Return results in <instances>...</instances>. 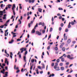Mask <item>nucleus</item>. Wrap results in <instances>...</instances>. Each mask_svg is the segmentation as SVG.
I'll return each instance as SVG.
<instances>
[{"label": "nucleus", "mask_w": 77, "mask_h": 77, "mask_svg": "<svg viewBox=\"0 0 77 77\" xmlns=\"http://www.w3.org/2000/svg\"><path fill=\"white\" fill-rule=\"evenodd\" d=\"M16 8L15 5V4H13V7H12V10H13V13H14V15H15V12L14 10V8Z\"/></svg>", "instance_id": "nucleus-1"}, {"label": "nucleus", "mask_w": 77, "mask_h": 77, "mask_svg": "<svg viewBox=\"0 0 77 77\" xmlns=\"http://www.w3.org/2000/svg\"><path fill=\"white\" fill-rule=\"evenodd\" d=\"M20 53H22L24 51H26V48H21L20 49Z\"/></svg>", "instance_id": "nucleus-2"}, {"label": "nucleus", "mask_w": 77, "mask_h": 77, "mask_svg": "<svg viewBox=\"0 0 77 77\" xmlns=\"http://www.w3.org/2000/svg\"><path fill=\"white\" fill-rule=\"evenodd\" d=\"M33 23V21H31L30 23H28V26L29 27V28H30V25L31 24H32Z\"/></svg>", "instance_id": "nucleus-3"}, {"label": "nucleus", "mask_w": 77, "mask_h": 77, "mask_svg": "<svg viewBox=\"0 0 77 77\" xmlns=\"http://www.w3.org/2000/svg\"><path fill=\"white\" fill-rule=\"evenodd\" d=\"M36 34L38 35H41V32H39L38 31H36Z\"/></svg>", "instance_id": "nucleus-4"}, {"label": "nucleus", "mask_w": 77, "mask_h": 77, "mask_svg": "<svg viewBox=\"0 0 77 77\" xmlns=\"http://www.w3.org/2000/svg\"><path fill=\"white\" fill-rule=\"evenodd\" d=\"M66 35L65 33H64V40H66L67 39V37L66 36H65Z\"/></svg>", "instance_id": "nucleus-5"}, {"label": "nucleus", "mask_w": 77, "mask_h": 77, "mask_svg": "<svg viewBox=\"0 0 77 77\" xmlns=\"http://www.w3.org/2000/svg\"><path fill=\"white\" fill-rule=\"evenodd\" d=\"M5 63H7L8 65H9V62L8 61H7V59L5 58Z\"/></svg>", "instance_id": "nucleus-6"}, {"label": "nucleus", "mask_w": 77, "mask_h": 77, "mask_svg": "<svg viewBox=\"0 0 77 77\" xmlns=\"http://www.w3.org/2000/svg\"><path fill=\"white\" fill-rule=\"evenodd\" d=\"M5 75L3 76V77H7V76H8V72H5Z\"/></svg>", "instance_id": "nucleus-7"}, {"label": "nucleus", "mask_w": 77, "mask_h": 77, "mask_svg": "<svg viewBox=\"0 0 77 77\" xmlns=\"http://www.w3.org/2000/svg\"><path fill=\"white\" fill-rule=\"evenodd\" d=\"M71 22H69L68 26V28H71Z\"/></svg>", "instance_id": "nucleus-8"}, {"label": "nucleus", "mask_w": 77, "mask_h": 77, "mask_svg": "<svg viewBox=\"0 0 77 77\" xmlns=\"http://www.w3.org/2000/svg\"><path fill=\"white\" fill-rule=\"evenodd\" d=\"M2 71H3L2 70L1 71V73H2L3 74H4L5 72H5V69H3Z\"/></svg>", "instance_id": "nucleus-9"}, {"label": "nucleus", "mask_w": 77, "mask_h": 77, "mask_svg": "<svg viewBox=\"0 0 77 77\" xmlns=\"http://www.w3.org/2000/svg\"><path fill=\"white\" fill-rule=\"evenodd\" d=\"M14 42V40L12 39L11 40V42H9V43L10 44H12Z\"/></svg>", "instance_id": "nucleus-10"}, {"label": "nucleus", "mask_w": 77, "mask_h": 77, "mask_svg": "<svg viewBox=\"0 0 77 77\" xmlns=\"http://www.w3.org/2000/svg\"><path fill=\"white\" fill-rule=\"evenodd\" d=\"M10 55H11L10 56V57H11V58L12 59V56L13 55V54L12 52L10 53Z\"/></svg>", "instance_id": "nucleus-11"}, {"label": "nucleus", "mask_w": 77, "mask_h": 77, "mask_svg": "<svg viewBox=\"0 0 77 77\" xmlns=\"http://www.w3.org/2000/svg\"><path fill=\"white\" fill-rule=\"evenodd\" d=\"M71 40H70L69 39L68 40H67V42L68 44H69L70 42H71Z\"/></svg>", "instance_id": "nucleus-12"}, {"label": "nucleus", "mask_w": 77, "mask_h": 77, "mask_svg": "<svg viewBox=\"0 0 77 77\" xmlns=\"http://www.w3.org/2000/svg\"><path fill=\"white\" fill-rule=\"evenodd\" d=\"M65 50H66V48H65V47H63V48H62V50L63 52L65 51Z\"/></svg>", "instance_id": "nucleus-13"}, {"label": "nucleus", "mask_w": 77, "mask_h": 77, "mask_svg": "<svg viewBox=\"0 0 77 77\" xmlns=\"http://www.w3.org/2000/svg\"><path fill=\"white\" fill-rule=\"evenodd\" d=\"M34 29H32V31H31V33H34L35 32V30H34Z\"/></svg>", "instance_id": "nucleus-14"}, {"label": "nucleus", "mask_w": 77, "mask_h": 77, "mask_svg": "<svg viewBox=\"0 0 77 77\" xmlns=\"http://www.w3.org/2000/svg\"><path fill=\"white\" fill-rule=\"evenodd\" d=\"M8 29H7L5 31V36H7V35L6 34V33L8 32Z\"/></svg>", "instance_id": "nucleus-15"}, {"label": "nucleus", "mask_w": 77, "mask_h": 77, "mask_svg": "<svg viewBox=\"0 0 77 77\" xmlns=\"http://www.w3.org/2000/svg\"><path fill=\"white\" fill-rule=\"evenodd\" d=\"M55 75L54 74L52 73V75H50L49 76V77H51V76H54Z\"/></svg>", "instance_id": "nucleus-16"}, {"label": "nucleus", "mask_w": 77, "mask_h": 77, "mask_svg": "<svg viewBox=\"0 0 77 77\" xmlns=\"http://www.w3.org/2000/svg\"><path fill=\"white\" fill-rule=\"evenodd\" d=\"M60 69L59 68V67H58L57 68V69H55V70L57 71H59V70H60Z\"/></svg>", "instance_id": "nucleus-17"}, {"label": "nucleus", "mask_w": 77, "mask_h": 77, "mask_svg": "<svg viewBox=\"0 0 77 77\" xmlns=\"http://www.w3.org/2000/svg\"><path fill=\"white\" fill-rule=\"evenodd\" d=\"M38 11L39 12L42 13V9L41 8H39L38 9Z\"/></svg>", "instance_id": "nucleus-18"}, {"label": "nucleus", "mask_w": 77, "mask_h": 77, "mask_svg": "<svg viewBox=\"0 0 77 77\" xmlns=\"http://www.w3.org/2000/svg\"><path fill=\"white\" fill-rule=\"evenodd\" d=\"M61 70H62V71H63L64 70V68L63 67H61L60 68Z\"/></svg>", "instance_id": "nucleus-19"}, {"label": "nucleus", "mask_w": 77, "mask_h": 77, "mask_svg": "<svg viewBox=\"0 0 77 77\" xmlns=\"http://www.w3.org/2000/svg\"><path fill=\"white\" fill-rule=\"evenodd\" d=\"M11 5H8V8H10L11 7Z\"/></svg>", "instance_id": "nucleus-20"}, {"label": "nucleus", "mask_w": 77, "mask_h": 77, "mask_svg": "<svg viewBox=\"0 0 77 77\" xmlns=\"http://www.w3.org/2000/svg\"><path fill=\"white\" fill-rule=\"evenodd\" d=\"M67 57L68 59H69L71 58V56L69 55H68L67 56Z\"/></svg>", "instance_id": "nucleus-21"}, {"label": "nucleus", "mask_w": 77, "mask_h": 77, "mask_svg": "<svg viewBox=\"0 0 77 77\" xmlns=\"http://www.w3.org/2000/svg\"><path fill=\"white\" fill-rule=\"evenodd\" d=\"M38 27V24L36 23V25L35 26L34 29H36V27Z\"/></svg>", "instance_id": "nucleus-22"}, {"label": "nucleus", "mask_w": 77, "mask_h": 77, "mask_svg": "<svg viewBox=\"0 0 77 77\" xmlns=\"http://www.w3.org/2000/svg\"><path fill=\"white\" fill-rule=\"evenodd\" d=\"M34 61H35L34 59H32L31 60V62H32V63H33Z\"/></svg>", "instance_id": "nucleus-23"}, {"label": "nucleus", "mask_w": 77, "mask_h": 77, "mask_svg": "<svg viewBox=\"0 0 77 77\" xmlns=\"http://www.w3.org/2000/svg\"><path fill=\"white\" fill-rule=\"evenodd\" d=\"M33 65L32 66H31L30 68V70H32V67H33Z\"/></svg>", "instance_id": "nucleus-24"}, {"label": "nucleus", "mask_w": 77, "mask_h": 77, "mask_svg": "<svg viewBox=\"0 0 77 77\" xmlns=\"http://www.w3.org/2000/svg\"><path fill=\"white\" fill-rule=\"evenodd\" d=\"M64 60H64V58H62L61 59V61H62V62H64Z\"/></svg>", "instance_id": "nucleus-25"}, {"label": "nucleus", "mask_w": 77, "mask_h": 77, "mask_svg": "<svg viewBox=\"0 0 77 77\" xmlns=\"http://www.w3.org/2000/svg\"><path fill=\"white\" fill-rule=\"evenodd\" d=\"M50 49V46H48L47 48L48 50H49Z\"/></svg>", "instance_id": "nucleus-26"}, {"label": "nucleus", "mask_w": 77, "mask_h": 77, "mask_svg": "<svg viewBox=\"0 0 77 77\" xmlns=\"http://www.w3.org/2000/svg\"><path fill=\"white\" fill-rule=\"evenodd\" d=\"M68 29L67 28V29H66V30H65V32H68Z\"/></svg>", "instance_id": "nucleus-27"}, {"label": "nucleus", "mask_w": 77, "mask_h": 77, "mask_svg": "<svg viewBox=\"0 0 77 77\" xmlns=\"http://www.w3.org/2000/svg\"><path fill=\"white\" fill-rule=\"evenodd\" d=\"M71 24L72 25H74V24H75V23H74V22H72Z\"/></svg>", "instance_id": "nucleus-28"}, {"label": "nucleus", "mask_w": 77, "mask_h": 77, "mask_svg": "<svg viewBox=\"0 0 77 77\" xmlns=\"http://www.w3.org/2000/svg\"><path fill=\"white\" fill-rule=\"evenodd\" d=\"M24 61H25V62L26 61V56H24Z\"/></svg>", "instance_id": "nucleus-29"}, {"label": "nucleus", "mask_w": 77, "mask_h": 77, "mask_svg": "<svg viewBox=\"0 0 77 77\" xmlns=\"http://www.w3.org/2000/svg\"><path fill=\"white\" fill-rule=\"evenodd\" d=\"M37 68H38L39 69H41V66H38Z\"/></svg>", "instance_id": "nucleus-30"}, {"label": "nucleus", "mask_w": 77, "mask_h": 77, "mask_svg": "<svg viewBox=\"0 0 77 77\" xmlns=\"http://www.w3.org/2000/svg\"><path fill=\"white\" fill-rule=\"evenodd\" d=\"M55 50L57 51L58 50V48H57V47H55Z\"/></svg>", "instance_id": "nucleus-31"}, {"label": "nucleus", "mask_w": 77, "mask_h": 77, "mask_svg": "<svg viewBox=\"0 0 77 77\" xmlns=\"http://www.w3.org/2000/svg\"><path fill=\"white\" fill-rule=\"evenodd\" d=\"M42 65L43 66V69H45V65L44 64H42Z\"/></svg>", "instance_id": "nucleus-32"}, {"label": "nucleus", "mask_w": 77, "mask_h": 77, "mask_svg": "<svg viewBox=\"0 0 77 77\" xmlns=\"http://www.w3.org/2000/svg\"><path fill=\"white\" fill-rule=\"evenodd\" d=\"M58 10H63V9L62 8H58Z\"/></svg>", "instance_id": "nucleus-33"}, {"label": "nucleus", "mask_w": 77, "mask_h": 77, "mask_svg": "<svg viewBox=\"0 0 77 77\" xmlns=\"http://www.w3.org/2000/svg\"><path fill=\"white\" fill-rule=\"evenodd\" d=\"M52 27H51V28H50V32H52Z\"/></svg>", "instance_id": "nucleus-34"}, {"label": "nucleus", "mask_w": 77, "mask_h": 77, "mask_svg": "<svg viewBox=\"0 0 77 77\" xmlns=\"http://www.w3.org/2000/svg\"><path fill=\"white\" fill-rule=\"evenodd\" d=\"M69 62H67V63H66V65H69Z\"/></svg>", "instance_id": "nucleus-35"}, {"label": "nucleus", "mask_w": 77, "mask_h": 77, "mask_svg": "<svg viewBox=\"0 0 77 77\" xmlns=\"http://www.w3.org/2000/svg\"><path fill=\"white\" fill-rule=\"evenodd\" d=\"M60 66H63V63H60Z\"/></svg>", "instance_id": "nucleus-36"}, {"label": "nucleus", "mask_w": 77, "mask_h": 77, "mask_svg": "<svg viewBox=\"0 0 77 77\" xmlns=\"http://www.w3.org/2000/svg\"><path fill=\"white\" fill-rule=\"evenodd\" d=\"M3 4H2L1 5V8H3Z\"/></svg>", "instance_id": "nucleus-37"}, {"label": "nucleus", "mask_w": 77, "mask_h": 77, "mask_svg": "<svg viewBox=\"0 0 77 77\" xmlns=\"http://www.w3.org/2000/svg\"><path fill=\"white\" fill-rule=\"evenodd\" d=\"M60 26H61V27H63V23H61L60 24Z\"/></svg>", "instance_id": "nucleus-38"}, {"label": "nucleus", "mask_w": 77, "mask_h": 77, "mask_svg": "<svg viewBox=\"0 0 77 77\" xmlns=\"http://www.w3.org/2000/svg\"><path fill=\"white\" fill-rule=\"evenodd\" d=\"M60 61V60H59V59H58L57 60V63H59Z\"/></svg>", "instance_id": "nucleus-39"}, {"label": "nucleus", "mask_w": 77, "mask_h": 77, "mask_svg": "<svg viewBox=\"0 0 77 77\" xmlns=\"http://www.w3.org/2000/svg\"><path fill=\"white\" fill-rule=\"evenodd\" d=\"M27 53H28L27 51H26V52H25V54L24 55H26V54H27Z\"/></svg>", "instance_id": "nucleus-40"}, {"label": "nucleus", "mask_w": 77, "mask_h": 77, "mask_svg": "<svg viewBox=\"0 0 77 77\" xmlns=\"http://www.w3.org/2000/svg\"><path fill=\"white\" fill-rule=\"evenodd\" d=\"M62 30V28L61 27H60L59 28V31H61Z\"/></svg>", "instance_id": "nucleus-41"}, {"label": "nucleus", "mask_w": 77, "mask_h": 77, "mask_svg": "<svg viewBox=\"0 0 77 77\" xmlns=\"http://www.w3.org/2000/svg\"><path fill=\"white\" fill-rule=\"evenodd\" d=\"M63 47V45H62V44L61 45H60V48H62Z\"/></svg>", "instance_id": "nucleus-42"}, {"label": "nucleus", "mask_w": 77, "mask_h": 77, "mask_svg": "<svg viewBox=\"0 0 77 77\" xmlns=\"http://www.w3.org/2000/svg\"><path fill=\"white\" fill-rule=\"evenodd\" d=\"M54 63H52L51 64V66H54Z\"/></svg>", "instance_id": "nucleus-43"}, {"label": "nucleus", "mask_w": 77, "mask_h": 77, "mask_svg": "<svg viewBox=\"0 0 77 77\" xmlns=\"http://www.w3.org/2000/svg\"><path fill=\"white\" fill-rule=\"evenodd\" d=\"M19 21L20 22V23H19L20 24H21V21L20 20V19L19 20Z\"/></svg>", "instance_id": "nucleus-44"}, {"label": "nucleus", "mask_w": 77, "mask_h": 77, "mask_svg": "<svg viewBox=\"0 0 77 77\" xmlns=\"http://www.w3.org/2000/svg\"><path fill=\"white\" fill-rule=\"evenodd\" d=\"M45 30H43V31H42L43 33H45Z\"/></svg>", "instance_id": "nucleus-45"}, {"label": "nucleus", "mask_w": 77, "mask_h": 77, "mask_svg": "<svg viewBox=\"0 0 77 77\" xmlns=\"http://www.w3.org/2000/svg\"><path fill=\"white\" fill-rule=\"evenodd\" d=\"M64 56V57H66V55L65 54H64L63 55V56Z\"/></svg>", "instance_id": "nucleus-46"}, {"label": "nucleus", "mask_w": 77, "mask_h": 77, "mask_svg": "<svg viewBox=\"0 0 77 77\" xmlns=\"http://www.w3.org/2000/svg\"><path fill=\"white\" fill-rule=\"evenodd\" d=\"M55 66H58V63H55Z\"/></svg>", "instance_id": "nucleus-47"}, {"label": "nucleus", "mask_w": 77, "mask_h": 77, "mask_svg": "<svg viewBox=\"0 0 77 77\" xmlns=\"http://www.w3.org/2000/svg\"><path fill=\"white\" fill-rule=\"evenodd\" d=\"M4 26L2 25V26H0V28H3Z\"/></svg>", "instance_id": "nucleus-48"}, {"label": "nucleus", "mask_w": 77, "mask_h": 77, "mask_svg": "<svg viewBox=\"0 0 77 77\" xmlns=\"http://www.w3.org/2000/svg\"><path fill=\"white\" fill-rule=\"evenodd\" d=\"M20 70H17V71H16V73H18L19 72H20Z\"/></svg>", "instance_id": "nucleus-49"}, {"label": "nucleus", "mask_w": 77, "mask_h": 77, "mask_svg": "<svg viewBox=\"0 0 77 77\" xmlns=\"http://www.w3.org/2000/svg\"><path fill=\"white\" fill-rule=\"evenodd\" d=\"M59 18L60 20L62 18V16L59 17Z\"/></svg>", "instance_id": "nucleus-50"}, {"label": "nucleus", "mask_w": 77, "mask_h": 77, "mask_svg": "<svg viewBox=\"0 0 77 77\" xmlns=\"http://www.w3.org/2000/svg\"><path fill=\"white\" fill-rule=\"evenodd\" d=\"M72 65H73V64H70V66H69V67H71Z\"/></svg>", "instance_id": "nucleus-51"}, {"label": "nucleus", "mask_w": 77, "mask_h": 77, "mask_svg": "<svg viewBox=\"0 0 77 77\" xmlns=\"http://www.w3.org/2000/svg\"><path fill=\"white\" fill-rule=\"evenodd\" d=\"M57 66H54V69H56Z\"/></svg>", "instance_id": "nucleus-52"}, {"label": "nucleus", "mask_w": 77, "mask_h": 77, "mask_svg": "<svg viewBox=\"0 0 77 77\" xmlns=\"http://www.w3.org/2000/svg\"><path fill=\"white\" fill-rule=\"evenodd\" d=\"M21 39H20V38L17 39V41H21Z\"/></svg>", "instance_id": "nucleus-53"}, {"label": "nucleus", "mask_w": 77, "mask_h": 77, "mask_svg": "<svg viewBox=\"0 0 77 77\" xmlns=\"http://www.w3.org/2000/svg\"><path fill=\"white\" fill-rule=\"evenodd\" d=\"M74 58L73 57H71V58H69V59H70V60H72Z\"/></svg>", "instance_id": "nucleus-54"}, {"label": "nucleus", "mask_w": 77, "mask_h": 77, "mask_svg": "<svg viewBox=\"0 0 77 77\" xmlns=\"http://www.w3.org/2000/svg\"><path fill=\"white\" fill-rule=\"evenodd\" d=\"M57 15V16H61V15L60 14H58Z\"/></svg>", "instance_id": "nucleus-55"}, {"label": "nucleus", "mask_w": 77, "mask_h": 77, "mask_svg": "<svg viewBox=\"0 0 77 77\" xmlns=\"http://www.w3.org/2000/svg\"><path fill=\"white\" fill-rule=\"evenodd\" d=\"M5 54H7V52L6 51V50H5Z\"/></svg>", "instance_id": "nucleus-56"}, {"label": "nucleus", "mask_w": 77, "mask_h": 77, "mask_svg": "<svg viewBox=\"0 0 77 77\" xmlns=\"http://www.w3.org/2000/svg\"><path fill=\"white\" fill-rule=\"evenodd\" d=\"M38 25H42V23L40 22V23H39L38 24Z\"/></svg>", "instance_id": "nucleus-57"}, {"label": "nucleus", "mask_w": 77, "mask_h": 77, "mask_svg": "<svg viewBox=\"0 0 77 77\" xmlns=\"http://www.w3.org/2000/svg\"><path fill=\"white\" fill-rule=\"evenodd\" d=\"M54 20V19L53 18V17H52V19H51V21H52V22H53Z\"/></svg>", "instance_id": "nucleus-58"}, {"label": "nucleus", "mask_w": 77, "mask_h": 77, "mask_svg": "<svg viewBox=\"0 0 77 77\" xmlns=\"http://www.w3.org/2000/svg\"><path fill=\"white\" fill-rule=\"evenodd\" d=\"M29 12H27V16H29Z\"/></svg>", "instance_id": "nucleus-59"}, {"label": "nucleus", "mask_w": 77, "mask_h": 77, "mask_svg": "<svg viewBox=\"0 0 77 77\" xmlns=\"http://www.w3.org/2000/svg\"><path fill=\"white\" fill-rule=\"evenodd\" d=\"M2 66H5V63H2Z\"/></svg>", "instance_id": "nucleus-60"}, {"label": "nucleus", "mask_w": 77, "mask_h": 77, "mask_svg": "<svg viewBox=\"0 0 77 77\" xmlns=\"http://www.w3.org/2000/svg\"><path fill=\"white\" fill-rule=\"evenodd\" d=\"M5 69H6V70H7L8 69V67L7 66H5Z\"/></svg>", "instance_id": "nucleus-61"}, {"label": "nucleus", "mask_w": 77, "mask_h": 77, "mask_svg": "<svg viewBox=\"0 0 77 77\" xmlns=\"http://www.w3.org/2000/svg\"><path fill=\"white\" fill-rule=\"evenodd\" d=\"M32 2V1L31 0H29V3H31Z\"/></svg>", "instance_id": "nucleus-62"}, {"label": "nucleus", "mask_w": 77, "mask_h": 77, "mask_svg": "<svg viewBox=\"0 0 77 77\" xmlns=\"http://www.w3.org/2000/svg\"><path fill=\"white\" fill-rule=\"evenodd\" d=\"M67 77H72L71 75H68Z\"/></svg>", "instance_id": "nucleus-63"}, {"label": "nucleus", "mask_w": 77, "mask_h": 77, "mask_svg": "<svg viewBox=\"0 0 77 77\" xmlns=\"http://www.w3.org/2000/svg\"><path fill=\"white\" fill-rule=\"evenodd\" d=\"M72 43L73 44H75V41H73L72 42Z\"/></svg>", "instance_id": "nucleus-64"}]
</instances>
